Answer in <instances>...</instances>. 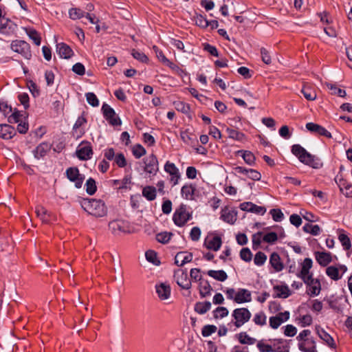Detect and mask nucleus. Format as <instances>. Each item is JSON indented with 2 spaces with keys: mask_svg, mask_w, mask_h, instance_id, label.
<instances>
[{
  "mask_svg": "<svg viewBox=\"0 0 352 352\" xmlns=\"http://www.w3.org/2000/svg\"><path fill=\"white\" fill-rule=\"evenodd\" d=\"M315 258L322 267H327L332 261V254L329 252H315Z\"/></svg>",
  "mask_w": 352,
  "mask_h": 352,
  "instance_id": "f3484780",
  "label": "nucleus"
},
{
  "mask_svg": "<svg viewBox=\"0 0 352 352\" xmlns=\"http://www.w3.org/2000/svg\"><path fill=\"white\" fill-rule=\"evenodd\" d=\"M114 162L120 168H124L126 166V158L124 154L122 153L116 154Z\"/></svg>",
  "mask_w": 352,
  "mask_h": 352,
  "instance_id": "774afa93",
  "label": "nucleus"
},
{
  "mask_svg": "<svg viewBox=\"0 0 352 352\" xmlns=\"http://www.w3.org/2000/svg\"><path fill=\"white\" fill-rule=\"evenodd\" d=\"M87 122V119L84 116H81L78 118L76 120L74 126H73V133H77V137H81L85 131L82 129H80V128Z\"/></svg>",
  "mask_w": 352,
  "mask_h": 352,
  "instance_id": "c756f323",
  "label": "nucleus"
},
{
  "mask_svg": "<svg viewBox=\"0 0 352 352\" xmlns=\"http://www.w3.org/2000/svg\"><path fill=\"white\" fill-rule=\"evenodd\" d=\"M270 214L272 215L273 220L276 222H280L284 219V214L280 209H272L270 211Z\"/></svg>",
  "mask_w": 352,
  "mask_h": 352,
  "instance_id": "4d7b16f0",
  "label": "nucleus"
},
{
  "mask_svg": "<svg viewBox=\"0 0 352 352\" xmlns=\"http://www.w3.org/2000/svg\"><path fill=\"white\" fill-rule=\"evenodd\" d=\"M175 109L184 113H188L190 111V105L182 101H177L174 102Z\"/></svg>",
  "mask_w": 352,
  "mask_h": 352,
  "instance_id": "052dcab7",
  "label": "nucleus"
},
{
  "mask_svg": "<svg viewBox=\"0 0 352 352\" xmlns=\"http://www.w3.org/2000/svg\"><path fill=\"white\" fill-rule=\"evenodd\" d=\"M11 49L21 54L25 59L29 60L32 57L30 46L26 41L21 40L13 41L11 43Z\"/></svg>",
  "mask_w": 352,
  "mask_h": 352,
  "instance_id": "423d86ee",
  "label": "nucleus"
},
{
  "mask_svg": "<svg viewBox=\"0 0 352 352\" xmlns=\"http://www.w3.org/2000/svg\"><path fill=\"white\" fill-rule=\"evenodd\" d=\"M22 114L19 111L14 109L10 116H8V121L9 123H18L21 122Z\"/></svg>",
  "mask_w": 352,
  "mask_h": 352,
  "instance_id": "5fc2aeb1",
  "label": "nucleus"
},
{
  "mask_svg": "<svg viewBox=\"0 0 352 352\" xmlns=\"http://www.w3.org/2000/svg\"><path fill=\"white\" fill-rule=\"evenodd\" d=\"M142 195L148 201H153L156 198L157 190L153 186H146L142 189Z\"/></svg>",
  "mask_w": 352,
  "mask_h": 352,
  "instance_id": "7c9ffc66",
  "label": "nucleus"
},
{
  "mask_svg": "<svg viewBox=\"0 0 352 352\" xmlns=\"http://www.w3.org/2000/svg\"><path fill=\"white\" fill-rule=\"evenodd\" d=\"M301 279L307 285V289L306 292L309 296H316L320 294L321 291V284L319 279L314 278L313 274L307 276V277Z\"/></svg>",
  "mask_w": 352,
  "mask_h": 352,
  "instance_id": "39448f33",
  "label": "nucleus"
},
{
  "mask_svg": "<svg viewBox=\"0 0 352 352\" xmlns=\"http://www.w3.org/2000/svg\"><path fill=\"white\" fill-rule=\"evenodd\" d=\"M253 321L257 325L263 326L266 324V316L263 311L255 314Z\"/></svg>",
  "mask_w": 352,
  "mask_h": 352,
  "instance_id": "0e129e2a",
  "label": "nucleus"
},
{
  "mask_svg": "<svg viewBox=\"0 0 352 352\" xmlns=\"http://www.w3.org/2000/svg\"><path fill=\"white\" fill-rule=\"evenodd\" d=\"M56 51L59 56L65 59L70 58L74 55L72 48L64 43H60L56 45Z\"/></svg>",
  "mask_w": 352,
  "mask_h": 352,
  "instance_id": "4be33fe9",
  "label": "nucleus"
},
{
  "mask_svg": "<svg viewBox=\"0 0 352 352\" xmlns=\"http://www.w3.org/2000/svg\"><path fill=\"white\" fill-rule=\"evenodd\" d=\"M313 261L310 258H305L302 263L301 270L296 273V276L298 278H303L307 277V276H309L310 274H313L312 272H310V270L312 267Z\"/></svg>",
  "mask_w": 352,
  "mask_h": 352,
  "instance_id": "412c9836",
  "label": "nucleus"
},
{
  "mask_svg": "<svg viewBox=\"0 0 352 352\" xmlns=\"http://www.w3.org/2000/svg\"><path fill=\"white\" fill-rule=\"evenodd\" d=\"M317 333L331 348L335 349L336 345L333 338L322 329H317Z\"/></svg>",
  "mask_w": 352,
  "mask_h": 352,
  "instance_id": "cd10ccee",
  "label": "nucleus"
},
{
  "mask_svg": "<svg viewBox=\"0 0 352 352\" xmlns=\"http://www.w3.org/2000/svg\"><path fill=\"white\" fill-rule=\"evenodd\" d=\"M132 153L136 159H140L146 154V151L141 144H137L133 146Z\"/></svg>",
  "mask_w": 352,
  "mask_h": 352,
  "instance_id": "603ef678",
  "label": "nucleus"
},
{
  "mask_svg": "<svg viewBox=\"0 0 352 352\" xmlns=\"http://www.w3.org/2000/svg\"><path fill=\"white\" fill-rule=\"evenodd\" d=\"M251 313L247 308H237L233 311L232 316L235 319L234 326L237 328L248 322L251 318Z\"/></svg>",
  "mask_w": 352,
  "mask_h": 352,
  "instance_id": "0eeeda50",
  "label": "nucleus"
},
{
  "mask_svg": "<svg viewBox=\"0 0 352 352\" xmlns=\"http://www.w3.org/2000/svg\"><path fill=\"white\" fill-rule=\"evenodd\" d=\"M327 87L331 91V94L337 95L340 97H345L346 95V91L338 87L336 85L333 84H327Z\"/></svg>",
  "mask_w": 352,
  "mask_h": 352,
  "instance_id": "864d4df0",
  "label": "nucleus"
},
{
  "mask_svg": "<svg viewBox=\"0 0 352 352\" xmlns=\"http://www.w3.org/2000/svg\"><path fill=\"white\" fill-rule=\"evenodd\" d=\"M304 97L309 101H313L316 98V94L315 90L311 87L305 86L301 90Z\"/></svg>",
  "mask_w": 352,
  "mask_h": 352,
  "instance_id": "58836bf2",
  "label": "nucleus"
},
{
  "mask_svg": "<svg viewBox=\"0 0 352 352\" xmlns=\"http://www.w3.org/2000/svg\"><path fill=\"white\" fill-rule=\"evenodd\" d=\"M238 153H242V157L246 164L252 166L255 163V156L249 151H239Z\"/></svg>",
  "mask_w": 352,
  "mask_h": 352,
  "instance_id": "a18cd8bd",
  "label": "nucleus"
},
{
  "mask_svg": "<svg viewBox=\"0 0 352 352\" xmlns=\"http://www.w3.org/2000/svg\"><path fill=\"white\" fill-rule=\"evenodd\" d=\"M109 228L114 234L124 230L122 223L118 220L110 221L109 223Z\"/></svg>",
  "mask_w": 352,
  "mask_h": 352,
  "instance_id": "c03bdc74",
  "label": "nucleus"
},
{
  "mask_svg": "<svg viewBox=\"0 0 352 352\" xmlns=\"http://www.w3.org/2000/svg\"><path fill=\"white\" fill-rule=\"evenodd\" d=\"M338 239L340 241L343 248L345 250H349L351 248V243L350 238L345 234L341 233L338 236Z\"/></svg>",
  "mask_w": 352,
  "mask_h": 352,
  "instance_id": "de8ad7c7",
  "label": "nucleus"
},
{
  "mask_svg": "<svg viewBox=\"0 0 352 352\" xmlns=\"http://www.w3.org/2000/svg\"><path fill=\"white\" fill-rule=\"evenodd\" d=\"M311 331L305 329L302 331L296 337V339L300 342L298 348L303 352H316L315 341L314 340H309L307 337L310 336Z\"/></svg>",
  "mask_w": 352,
  "mask_h": 352,
  "instance_id": "7ed1b4c3",
  "label": "nucleus"
},
{
  "mask_svg": "<svg viewBox=\"0 0 352 352\" xmlns=\"http://www.w3.org/2000/svg\"><path fill=\"white\" fill-rule=\"evenodd\" d=\"M52 144L47 142H43L39 144L32 151L36 159L39 160L44 157L51 150Z\"/></svg>",
  "mask_w": 352,
  "mask_h": 352,
  "instance_id": "dca6fc26",
  "label": "nucleus"
},
{
  "mask_svg": "<svg viewBox=\"0 0 352 352\" xmlns=\"http://www.w3.org/2000/svg\"><path fill=\"white\" fill-rule=\"evenodd\" d=\"M86 192L89 195H93L97 190L96 183L94 179L90 177L85 183Z\"/></svg>",
  "mask_w": 352,
  "mask_h": 352,
  "instance_id": "37998d69",
  "label": "nucleus"
},
{
  "mask_svg": "<svg viewBox=\"0 0 352 352\" xmlns=\"http://www.w3.org/2000/svg\"><path fill=\"white\" fill-rule=\"evenodd\" d=\"M222 244L221 238L219 236H214L212 238L207 237L204 241V246L208 249L212 250L213 251H218Z\"/></svg>",
  "mask_w": 352,
  "mask_h": 352,
  "instance_id": "6ab92c4d",
  "label": "nucleus"
},
{
  "mask_svg": "<svg viewBox=\"0 0 352 352\" xmlns=\"http://www.w3.org/2000/svg\"><path fill=\"white\" fill-rule=\"evenodd\" d=\"M87 102L92 107H98L99 100L94 93L88 92L85 94Z\"/></svg>",
  "mask_w": 352,
  "mask_h": 352,
  "instance_id": "69168bd1",
  "label": "nucleus"
},
{
  "mask_svg": "<svg viewBox=\"0 0 352 352\" xmlns=\"http://www.w3.org/2000/svg\"><path fill=\"white\" fill-rule=\"evenodd\" d=\"M16 25L4 16L0 19V34L10 35L15 32Z\"/></svg>",
  "mask_w": 352,
  "mask_h": 352,
  "instance_id": "4468645a",
  "label": "nucleus"
},
{
  "mask_svg": "<svg viewBox=\"0 0 352 352\" xmlns=\"http://www.w3.org/2000/svg\"><path fill=\"white\" fill-rule=\"evenodd\" d=\"M305 232L310 233L314 236L320 234L321 229L318 225H312L310 223H306L302 228Z\"/></svg>",
  "mask_w": 352,
  "mask_h": 352,
  "instance_id": "a19ab883",
  "label": "nucleus"
},
{
  "mask_svg": "<svg viewBox=\"0 0 352 352\" xmlns=\"http://www.w3.org/2000/svg\"><path fill=\"white\" fill-rule=\"evenodd\" d=\"M131 55L133 57L140 61L141 63H147L148 61V58L146 56V54L140 51H138L135 50H132Z\"/></svg>",
  "mask_w": 352,
  "mask_h": 352,
  "instance_id": "13d9d810",
  "label": "nucleus"
},
{
  "mask_svg": "<svg viewBox=\"0 0 352 352\" xmlns=\"http://www.w3.org/2000/svg\"><path fill=\"white\" fill-rule=\"evenodd\" d=\"M16 135V129L10 124H0V138L3 140H10Z\"/></svg>",
  "mask_w": 352,
  "mask_h": 352,
  "instance_id": "a211bd4d",
  "label": "nucleus"
},
{
  "mask_svg": "<svg viewBox=\"0 0 352 352\" xmlns=\"http://www.w3.org/2000/svg\"><path fill=\"white\" fill-rule=\"evenodd\" d=\"M240 258L245 261L250 262L252 258V254L248 248H243L240 252Z\"/></svg>",
  "mask_w": 352,
  "mask_h": 352,
  "instance_id": "e2e57ef3",
  "label": "nucleus"
},
{
  "mask_svg": "<svg viewBox=\"0 0 352 352\" xmlns=\"http://www.w3.org/2000/svg\"><path fill=\"white\" fill-rule=\"evenodd\" d=\"M199 294L201 298L208 296L211 294L212 287L207 280H201L199 283Z\"/></svg>",
  "mask_w": 352,
  "mask_h": 352,
  "instance_id": "a878e982",
  "label": "nucleus"
},
{
  "mask_svg": "<svg viewBox=\"0 0 352 352\" xmlns=\"http://www.w3.org/2000/svg\"><path fill=\"white\" fill-rule=\"evenodd\" d=\"M340 190L346 196L352 197V185L346 179H340L337 182Z\"/></svg>",
  "mask_w": 352,
  "mask_h": 352,
  "instance_id": "c85d7f7f",
  "label": "nucleus"
},
{
  "mask_svg": "<svg viewBox=\"0 0 352 352\" xmlns=\"http://www.w3.org/2000/svg\"><path fill=\"white\" fill-rule=\"evenodd\" d=\"M217 328L215 325L213 324H207L204 326L201 329V334L204 337H208L215 333Z\"/></svg>",
  "mask_w": 352,
  "mask_h": 352,
  "instance_id": "680f3d73",
  "label": "nucleus"
},
{
  "mask_svg": "<svg viewBox=\"0 0 352 352\" xmlns=\"http://www.w3.org/2000/svg\"><path fill=\"white\" fill-rule=\"evenodd\" d=\"M174 278L177 284L184 289H189L191 287V282L188 278L186 270L179 269L175 272Z\"/></svg>",
  "mask_w": 352,
  "mask_h": 352,
  "instance_id": "9b49d317",
  "label": "nucleus"
},
{
  "mask_svg": "<svg viewBox=\"0 0 352 352\" xmlns=\"http://www.w3.org/2000/svg\"><path fill=\"white\" fill-rule=\"evenodd\" d=\"M211 308V303L209 301L197 302L195 305V311L199 314H204Z\"/></svg>",
  "mask_w": 352,
  "mask_h": 352,
  "instance_id": "c9c22d12",
  "label": "nucleus"
},
{
  "mask_svg": "<svg viewBox=\"0 0 352 352\" xmlns=\"http://www.w3.org/2000/svg\"><path fill=\"white\" fill-rule=\"evenodd\" d=\"M80 204L85 211L96 217H104L107 213L105 204L101 199L83 198Z\"/></svg>",
  "mask_w": 352,
  "mask_h": 352,
  "instance_id": "f257e3e1",
  "label": "nucleus"
},
{
  "mask_svg": "<svg viewBox=\"0 0 352 352\" xmlns=\"http://www.w3.org/2000/svg\"><path fill=\"white\" fill-rule=\"evenodd\" d=\"M76 156L80 160H90L93 155V150L90 143L82 142L76 150Z\"/></svg>",
  "mask_w": 352,
  "mask_h": 352,
  "instance_id": "f8f14e48",
  "label": "nucleus"
},
{
  "mask_svg": "<svg viewBox=\"0 0 352 352\" xmlns=\"http://www.w3.org/2000/svg\"><path fill=\"white\" fill-rule=\"evenodd\" d=\"M156 292L161 300H166L170 296V287L168 285L161 283L155 286Z\"/></svg>",
  "mask_w": 352,
  "mask_h": 352,
  "instance_id": "b1692460",
  "label": "nucleus"
},
{
  "mask_svg": "<svg viewBox=\"0 0 352 352\" xmlns=\"http://www.w3.org/2000/svg\"><path fill=\"white\" fill-rule=\"evenodd\" d=\"M164 170L170 175V182L173 184V186L177 185L180 179V173L175 164L167 161L164 165Z\"/></svg>",
  "mask_w": 352,
  "mask_h": 352,
  "instance_id": "ddd939ff",
  "label": "nucleus"
},
{
  "mask_svg": "<svg viewBox=\"0 0 352 352\" xmlns=\"http://www.w3.org/2000/svg\"><path fill=\"white\" fill-rule=\"evenodd\" d=\"M292 153L298 157L299 161L304 164L308 165L314 168H320L322 166L321 160L315 155H311L300 144H294L292 146Z\"/></svg>",
  "mask_w": 352,
  "mask_h": 352,
  "instance_id": "f03ea898",
  "label": "nucleus"
},
{
  "mask_svg": "<svg viewBox=\"0 0 352 352\" xmlns=\"http://www.w3.org/2000/svg\"><path fill=\"white\" fill-rule=\"evenodd\" d=\"M267 260V256L263 252H258L254 258V263L256 265L262 266Z\"/></svg>",
  "mask_w": 352,
  "mask_h": 352,
  "instance_id": "6e6d98bb",
  "label": "nucleus"
},
{
  "mask_svg": "<svg viewBox=\"0 0 352 352\" xmlns=\"http://www.w3.org/2000/svg\"><path fill=\"white\" fill-rule=\"evenodd\" d=\"M102 111L104 118L109 124L112 126H120L122 124L120 118L116 115L114 109L109 104L104 103L102 107Z\"/></svg>",
  "mask_w": 352,
  "mask_h": 352,
  "instance_id": "6e6552de",
  "label": "nucleus"
},
{
  "mask_svg": "<svg viewBox=\"0 0 352 352\" xmlns=\"http://www.w3.org/2000/svg\"><path fill=\"white\" fill-rule=\"evenodd\" d=\"M269 322L270 326L272 329H278L280 326V324L284 322L282 318H280L279 316L276 315L275 316H272L270 318Z\"/></svg>",
  "mask_w": 352,
  "mask_h": 352,
  "instance_id": "338daca9",
  "label": "nucleus"
},
{
  "mask_svg": "<svg viewBox=\"0 0 352 352\" xmlns=\"http://www.w3.org/2000/svg\"><path fill=\"white\" fill-rule=\"evenodd\" d=\"M67 178L72 182H74L75 187L80 188L85 179V176L80 173L77 167H69L65 172Z\"/></svg>",
  "mask_w": 352,
  "mask_h": 352,
  "instance_id": "1a4fd4ad",
  "label": "nucleus"
},
{
  "mask_svg": "<svg viewBox=\"0 0 352 352\" xmlns=\"http://www.w3.org/2000/svg\"><path fill=\"white\" fill-rule=\"evenodd\" d=\"M195 191V188L192 185H184L182 186L181 193L183 197L186 199H192Z\"/></svg>",
  "mask_w": 352,
  "mask_h": 352,
  "instance_id": "ea45409f",
  "label": "nucleus"
},
{
  "mask_svg": "<svg viewBox=\"0 0 352 352\" xmlns=\"http://www.w3.org/2000/svg\"><path fill=\"white\" fill-rule=\"evenodd\" d=\"M144 170L152 175H155L159 170V162L155 155H149L144 159Z\"/></svg>",
  "mask_w": 352,
  "mask_h": 352,
  "instance_id": "9d476101",
  "label": "nucleus"
},
{
  "mask_svg": "<svg viewBox=\"0 0 352 352\" xmlns=\"http://www.w3.org/2000/svg\"><path fill=\"white\" fill-rule=\"evenodd\" d=\"M194 21L196 25L201 28L205 29L208 27V20H207L206 16L196 12L194 16Z\"/></svg>",
  "mask_w": 352,
  "mask_h": 352,
  "instance_id": "e433bc0d",
  "label": "nucleus"
},
{
  "mask_svg": "<svg viewBox=\"0 0 352 352\" xmlns=\"http://www.w3.org/2000/svg\"><path fill=\"white\" fill-rule=\"evenodd\" d=\"M190 219L192 213L187 211V206L182 204L175 211L173 216V221L179 227L184 226Z\"/></svg>",
  "mask_w": 352,
  "mask_h": 352,
  "instance_id": "20e7f679",
  "label": "nucleus"
},
{
  "mask_svg": "<svg viewBox=\"0 0 352 352\" xmlns=\"http://www.w3.org/2000/svg\"><path fill=\"white\" fill-rule=\"evenodd\" d=\"M236 337L241 344L251 345L254 344L256 342V340L254 338L249 336L246 332H241L239 334H236Z\"/></svg>",
  "mask_w": 352,
  "mask_h": 352,
  "instance_id": "f704fd0d",
  "label": "nucleus"
},
{
  "mask_svg": "<svg viewBox=\"0 0 352 352\" xmlns=\"http://www.w3.org/2000/svg\"><path fill=\"white\" fill-rule=\"evenodd\" d=\"M270 264L277 272H280L284 268V265L281 262L280 257L277 252H273L270 257Z\"/></svg>",
  "mask_w": 352,
  "mask_h": 352,
  "instance_id": "393cba45",
  "label": "nucleus"
},
{
  "mask_svg": "<svg viewBox=\"0 0 352 352\" xmlns=\"http://www.w3.org/2000/svg\"><path fill=\"white\" fill-rule=\"evenodd\" d=\"M192 260V254L186 253V252H178L175 257V263L178 266L191 262Z\"/></svg>",
  "mask_w": 352,
  "mask_h": 352,
  "instance_id": "5701e85b",
  "label": "nucleus"
},
{
  "mask_svg": "<svg viewBox=\"0 0 352 352\" xmlns=\"http://www.w3.org/2000/svg\"><path fill=\"white\" fill-rule=\"evenodd\" d=\"M278 239V234L274 232H270L265 234L263 237V241L270 244H274Z\"/></svg>",
  "mask_w": 352,
  "mask_h": 352,
  "instance_id": "bf43d9fd",
  "label": "nucleus"
},
{
  "mask_svg": "<svg viewBox=\"0 0 352 352\" xmlns=\"http://www.w3.org/2000/svg\"><path fill=\"white\" fill-rule=\"evenodd\" d=\"M173 236L172 232H164L158 233L156 235V240L161 243L165 244L167 243L171 239Z\"/></svg>",
  "mask_w": 352,
  "mask_h": 352,
  "instance_id": "09e8293b",
  "label": "nucleus"
},
{
  "mask_svg": "<svg viewBox=\"0 0 352 352\" xmlns=\"http://www.w3.org/2000/svg\"><path fill=\"white\" fill-rule=\"evenodd\" d=\"M326 274L333 280L336 281L342 278V274H340L339 268L337 266H328L326 268Z\"/></svg>",
  "mask_w": 352,
  "mask_h": 352,
  "instance_id": "72a5a7b5",
  "label": "nucleus"
},
{
  "mask_svg": "<svg viewBox=\"0 0 352 352\" xmlns=\"http://www.w3.org/2000/svg\"><path fill=\"white\" fill-rule=\"evenodd\" d=\"M306 129L315 134L324 136L327 138H331V133L322 126L314 122H308L306 124Z\"/></svg>",
  "mask_w": 352,
  "mask_h": 352,
  "instance_id": "2eb2a0df",
  "label": "nucleus"
},
{
  "mask_svg": "<svg viewBox=\"0 0 352 352\" xmlns=\"http://www.w3.org/2000/svg\"><path fill=\"white\" fill-rule=\"evenodd\" d=\"M251 300V292L246 289H239L234 298V301L238 304L249 302Z\"/></svg>",
  "mask_w": 352,
  "mask_h": 352,
  "instance_id": "aec40b11",
  "label": "nucleus"
},
{
  "mask_svg": "<svg viewBox=\"0 0 352 352\" xmlns=\"http://www.w3.org/2000/svg\"><path fill=\"white\" fill-rule=\"evenodd\" d=\"M274 289L279 292L274 297L286 298L291 295L290 290L287 285H275Z\"/></svg>",
  "mask_w": 352,
  "mask_h": 352,
  "instance_id": "2f4dec72",
  "label": "nucleus"
},
{
  "mask_svg": "<svg viewBox=\"0 0 352 352\" xmlns=\"http://www.w3.org/2000/svg\"><path fill=\"white\" fill-rule=\"evenodd\" d=\"M221 219L228 223L234 224L236 220V214L234 211L225 208L221 210Z\"/></svg>",
  "mask_w": 352,
  "mask_h": 352,
  "instance_id": "bb28decb",
  "label": "nucleus"
},
{
  "mask_svg": "<svg viewBox=\"0 0 352 352\" xmlns=\"http://www.w3.org/2000/svg\"><path fill=\"white\" fill-rule=\"evenodd\" d=\"M207 274L213 278L214 279L219 281H224L228 278V275L226 272L222 270H208L207 272Z\"/></svg>",
  "mask_w": 352,
  "mask_h": 352,
  "instance_id": "473e14b6",
  "label": "nucleus"
},
{
  "mask_svg": "<svg viewBox=\"0 0 352 352\" xmlns=\"http://www.w3.org/2000/svg\"><path fill=\"white\" fill-rule=\"evenodd\" d=\"M35 212L36 213L37 217H39L43 223H47L50 221V214L48 213V211L44 207H36Z\"/></svg>",
  "mask_w": 352,
  "mask_h": 352,
  "instance_id": "4c0bfd02",
  "label": "nucleus"
},
{
  "mask_svg": "<svg viewBox=\"0 0 352 352\" xmlns=\"http://www.w3.org/2000/svg\"><path fill=\"white\" fill-rule=\"evenodd\" d=\"M85 12L80 8H73L69 10L70 19L76 20L84 16Z\"/></svg>",
  "mask_w": 352,
  "mask_h": 352,
  "instance_id": "3c124183",
  "label": "nucleus"
},
{
  "mask_svg": "<svg viewBox=\"0 0 352 352\" xmlns=\"http://www.w3.org/2000/svg\"><path fill=\"white\" fill-rule=\"evenodd\" d=\"M228 310L225 307H218L213 311V316L215 319L223 318L228 315Z\"/></svg>",
  "mask_w": 352,
  "mask_h": 352,
  "instance_id": "8fccbe9b",
  "label": "nucleus"
},
{
  "mask_svg": "<svg viewBox=\"0 0 352 352\" xmlns=\"http://www.w3.org/2000/svg\"><path fill=\"white\" fill-rule=\"evenodd\" d=\"M226 132L228 134V137L231 139L243 141L245 138V135L244 133L239 132L235 129H232L230 128H227Z\"/></svg>",
  "mask_w": 352,
  "mask_h": 352,
  "instance_id": "79ce46f5",
  "label": "nucleus"
},
{
  "mask_svg": "<svg viewBox=\"0 0 352 352\" xmlns=\"http://www.w3.org/2000/svg\"><path fill=\"white\" fill-rule=\"evenodd\" d=\"M28 36L34 41L37 46L41 45V38L38 32L34 29H29L26 31Z\"/></svg>",
  "mask_w": 352,
  "mask_h": 352,
  "instance_id": "49530a36",
  "label": "nucleus"
}]
</instances>
